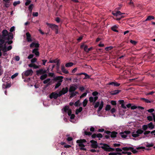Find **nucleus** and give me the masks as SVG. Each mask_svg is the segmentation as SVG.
Returning <instances> with one entry per match:
<instances>
[{"mask_svg":"<svg viewBox=\"0 0 155 155\" xmlns=\"http://www.w3.org/2000/svg\"><path fill=\"white\" fill-rule=\"evenodd\" d=\"M63 77L62 76H57L55 77L53 79L54 81H58L57 83L55 84L54 87L55 90L58 87L61 85V83L63 81Z\"/></svg>","mask_w":155,"mask_h":155,"instance_id":"nucleus-1","label":"nucleus"},{"mask_svg":"<svg viewBox=\"0 0 155 155\" xmlns=\"http://www.w3.org/2000/svg\"><path fill=\"white\" fill-rule=\"evenodd\" d=\"M125 14V13H121L120 11L113 12L112 14L117 17L116 20L117 21L120 20L121 18H124V16L122 15Z\"/></svg>","mask_w":155,"mask_h":155,"instance_id":"nucleus-2","label":"nucleus"},{"mask_svg":"<svg viewBox=\"0 0 155 155\" xmlns=\"http://www.w3.org/2000/svg\"><path fill=\"white\" fill-rule=\"evenodd\" d=\"M104 102L103 101H101L100 104L99 101H97L95 103V104L94 106V107L95 108H97L99 106V108L97 110V111L98 112H100L102 110L104 106Z\"/></svg>","mask_w":155,"mask_h":155,"instance_id":"nucleus-3","label":"nucleus"},{"mask_svg":"<svg viewBox=\"0 0 155 155\" xmlns=\"http://www.w3.org/2000/svg\"><path fill=\"white\" fill-rule=\"evenodd\" d=\"M46 25L51 28L52 29L55 30V33L56 34L58 33V25L48 23H46Z\"/></svg>","mask_w":155,"mask_h":155,"instance_id":"nucleus-4","label":"nucleus"},{"mask_svg":"<svg viewBox=\"0 0 155 155\" xmlns=\"http://www.w3.org/2000/svg\"><path fill=\"white\" fill-rule=\"evenodd\" d=\"M90 142L91 143V148L96 149L98 147V143L96 141L92 140H90Z\"/></svg>","mask_w":155,"mask_h":155,"instance_id":"nucleus-5","label":"nucleus"},{"mask_svg":"<svg viewBox=\"0 0 155 155\" xmlns=\"http://www.w3.org/2000/svg\"><path fill=\"white\" fill-rule=\"evenodd\" d=\"M78 88L77 85L76 84H74L72 86H70L68 91L69 92H71L74 91Z\"/></svg>","mask_w":155,"mask_h":155,"instance_id":"nucleus-6","label":"nucleus"},{"mask_svg":"<svg viewBox=\"0 0 155 155\" xmlns=\"http://www.w3.org/2000/svg\"><path fill=\"white\" fill-rule=\"evenodd\" d=\"M60 95V94L59 93V92L58 93H55L53 92L50 95V98L51 99L54 98L55 99H56L58 97L61 96Z\"/></svg>","mask_w":155,"mask_h":155,"instance_id":"nucleus-7","label":"nucleus"},{"mask_svg":"<svg viewBox=\"0 0 155 155\" xmlns=\"http://www.w3.org/2000/svg\"><path fill=\"white\" fill-rule=\"evenodd\" d=\"M68 91V87H63L61 90L59 91V93L60 94V95L61 96L64 95L66 93H67Z\"/></svg>","mask_w":155,"mask_h":155,"instance_id":"nucleus-8","label":"nucleus"},{"mask_svg":"<svg viewBox=\"0 0 155 155\" xmlns=\"http://www.w3.org/2000/svg\"><path fill=\"white\" fill-rule=\"evenodd\" d=\"M36 74L37 75H39L43 74L46 73H47V70H44L42 69H39V70H37L36 71Z\"/></svg>","mask_w":155,"mask_h":155,"instance_id":"nucleus-9","label":"nucleus"},{"mask_svg":"<svg viewBox=\"0 0 155 155\" xmlns=\"http://www.w3.org/2000/svg\"><path fill=\"white\" fill-rule=\"evenodd\" d=\"M33 73L32 70L31 69L26 70L24 72V75L26 76H28L32 75Z\"/></svg>","mask_w":155,"mask_h":155,"instance_id":"nucleus-10","label":"nucleus"},{"mask_svg":"<svg viewBox=\"0 0 155 155\" xmlns=\"http://www.w3.org/2000/svg\"><path fill=\"white\" fill-rule=\"evenodd\" d=\"M8 32L7 30L4 29L2 31V36L3 37V38L5 39L6 37L8 34Z\"/></svg>","mask_w":155,"mask_h":155,"instance_id":"nucleus-11","label":"nucleus"},{"mask_svg":"<svg viewBox=\"0 0 155 155\" xmlns=\"http://www.w3.org/2000/svg\"><path fill=\"white\" fill-rule=\"evenodd\" d=\"M26 35L27 37V40L28 42H31L32 41V40L31 38V36L29 32H27L26 33Z\"/></svg>","mask_w":155,"mask_h":155,"instance_id":"nucleus-12","label":"nucleus"},{"mask_svg":"<svg viewBox=\"0 0 155 155\" xmlns=\"http://www.w3.org/2000/svg\"><path fill=\"white\" fill-rule=\"evenodd\" d=\"M39 46V44L38 43H35L33 42L30 45V47L31 48H32L35 47L36 48H38Z\"/></svg>","mask_w":155,"mask_h":155,"instance_id":"nucleus-13","label":"nucleus"},{"mask_svg":"<svg viewBox=\"0 0 155 155\" xmlns=\"http://www.w3.org/2000/svg\"><path fill=\"white\" fill-rule=\"evenodd\" d=\"M120 91L121 90H115L110 92V94L112 95H115L119 94Z\"/></svg>","mask_w":155,"mask_h":155,"instance_id":"nucleus-14","label":"nucleus"},{"mask_svg":"<svg viewBox=\"0 0 155 155\" xmlns=\"http://www.w3.org/2000/svg\"><path fill=\"white\" fill-rule=\"evenodd\" d=\"M38 48H34L32 51V53L34 54L37 57H38L39 55V52L38 51Z\"/></svg>","mask_w":155,"mask_h":155,"instance_id":"nucleus-15","label":"nucleus"},{"mask_svg":"<svg viewBox=\"0 0 155 155\" xmlns=\"http://www.w3.org/2000/svg\"><path fill=\"white\" fill-rule=\"evenodd\" d=\"M108 85H114L115 87H118L120 85V84L116 82H112L109 83L108 84Z\"/></svg>","mask_w":155,"mask_h":155,"instance_id":"nucleus-16","label":"nucleus"},{"mask_svg":"<svg viewBox=\"0 0 155 155\" xmlns=\"http://www.w3.org/2000/svg\"><path fill=\"white\" fill-rule=\"evenodd\" d=\"M100 145H102L103 146L101 147V148L103 149L105 151L107 147H108V145L106 143H100Z\"/></svg>","mask_w":155,"mask_h":155,"instance_id":"nucleus-17","label":"nucleus"},{"mask_svg":"<svg viewBox=\"0 0 155 155\" xmlns=\"http://www.w3.org/2000/svg\"><path fill=\"white\" fill-rule=\"evenodd\" d=\"M7 36L8 37H6V38L5 39L8 40H12L13 38V34L11 32L9 33Z\"/></svg>","mask_w":155,"mask_h":155,"instance_id":"nucleus-18","label":"nucleus"},{"mask_svg":"<svg viewBox=\"0 0 155 155\" xmlns=\"http://www.w3.org/2000/svg\"><path fill=\"white\" fill-rule=\"evenodd\" d=\"M115 150V149L114 148L110 147V146L108 145V147H107L105 151L106 152H111Z\"/></svg>","mask_w":155,"mask_h":155,"instance_id":"nucleus-19","label":"nucleus"},{"mask_svg":"<svg viewBox=\"0 0 155 155\" xmlns=\"http://www.w3.org/2000/svg\"><path fill=\"white\" fill-rule=\"evenodd\" d=\"M117 133L116 131H113L111 132L110 137L112 138H114L116 137Z\"/></svg>","mask_w":155,"mask_h":155,"instance_id":"nucleus-20","label":"nucleus"},{"mask_svg":"<svg viewBox=\"0 0 155 155\" xmlns=\"http://www.w3.org/2000/svg\"><path fill=\"white\" fill-rule=\"evenodd\" d=\"M78 75H81L82 74L84 75L85 76L84 78V79H89L90 78V76L87 74V73H79L77 74Z\"/></svg>","mask_w":155,"mask_h":155,"instance_id":"nucleus-21","label":"nucleus"},{"mask_svg":"<svg viewBox=\"0 0 155 155\" xmlns=\"http://www.w3.org/2000/svg\"><path fill=\"white\" fill-rule=\"evenodd\" d=\"M118 28V26L115 25L114 26H113L111 28V29L113 31H114L118 32V31L117 30V29Z\"/></svg>","mask_w":155,"mask_h":155,"instance_id":"nucleus-22","label":"nucleus"},{"mask_svg":"<svg viewBox=\"0 0 155 155\" xmlns=\"http://www.w3.org/2000/svg\"><path fill=\"white\" fill-rule=\"evenodd\" d=\"M61 70L65 74H68L69 73V72L66 70L64 67L63 65L61 66Z\"/></svg>","mask_w":155,"mask_h":155,"instance_id":"nucleus-23","label":"nucleus"},{"mask_svg":"<svg viewBox=\"0 0 155 155\" xmlns=\"http://www.w3.org/2000/svg\"><path fill=\"white\" fill-rule=\"evenodd\" d=\"M86 142V140L85 139H80L78 140H77L76 143H85Z\"/></svg>","mask_w":155,"mask_h":155,"instance_id":"nucleus-24","label":"nucleus"},{"mask_svg":"<svg viewBox=\"0 0 155 155\" xmlns=\"http://www.w3.org/2000/svg\"><path fill=\"white\" fill-rule=\"evenodd\" d=\"M154 18H155L153 16L149 15L147 17V19L145 20V21H150L152 19H154Z\"/></svg>","mask_w":155,"mask_h":155,"instance_id":"nucleus-25","label":"nucleus"},{"mask_svg":"<svg viewBox=\"0 0 155 155\" xmlns=\"http://www.w3.org/2000/svg\"><path fill=\"white\" fill-rule=\"evenodd\" d=\"M148 127H149L150 129H152L154 128V126L153 125L152 122H150L149 124H148L147 125Z\"/></svg>","mask_w":155,"mask_h":155,"instance_id":"nucleus-26","label":"nucleus"},{"mask_svg":"<svg viewBox=\"0 0 155 155\" xmlns=\"http://www.w3.org/2000/svg\"><path fill=\"white\" fill-rule=\"evenodd\" d=\"M48 76V75L47 74H44L42 75L40 77V79L41 80H44L45 78H46Z\"/></svg>","mask_w":155,"mask_h":155,"instance_id":"nucleus-27","label":"nucleus"},{"mask_svg":"<svg viewBox=\"0 0 155 155\" xmlns=\"http://www.w3.org/2000/svg\"><path fill=\"white\" fill-rule=\"evenodd\" d=\"M82 110V108L81 107H80L78 109L76 110L75 112V114L77 115L79 113L81 112Z\"/></svg>","mask_w":155,"mask_h":155,"instance_id":"nucleus-28","label":"nucleus"},{"mask_svg":"<svg viewBox=\"0 0 155 155\" xmlns=\"http://www.w3.org/2000/svg\"><path fill=\"white\" fill-rule=\"evenodd\" d=\"M74 64V63L72 62H69L66 63L65 64V67H69L72 66Z\"/></svg>","mask_w":155,"mask_h":155,"instance_id":"nucleus-29","label":"nucleus"},{"mask_svg":"<svg viewBox=\"0 0 155 155\" xmlns=\"http://www.w3.org/2000/svg\"><path fill=\"white\" fill-rule=\"evenodd\" d=\"M143 132V131L141 129H139L137 130L136 133H137L138 135L142 134Z\"/></svg>","mask_w":155,"mask_h":155,"instance_id":"nucleus-30","label":"nucleus"},{"mask_svg":"<svg viewBox=\"0 0 155 155\" xmlns=\"http://www.w3.org/2000/svg\"><path fill=\"white\" fill-rule=\"evenodd\" d=\"M141 100H142V101H144L145 102H146V103H151V101H149V100H148V99H146L145 98H141Z\"/></svg>","mask_w":155,"mask_h":155,"instance_id":"nucleus-31","label":"nucleus"},{"mask_svg":"<svg viewBox=\"0 0 155 155\" xmlns=\"http://www.w3.org/2000/svg\"><path fill=\"white\" fill-rule=\"evenodd\" d=\"M146 143L147 144H145V145L147 147H152L154 146V144H153V143L149 144L148 142H147Z\"/></svg>","mask_w":155,"mask_h":155,"instance_id":"nucleus-32","label":"nucleus"},{"mask_svg":"<svg viewBox=\"0 0 155 155\" xmlns=\"http://www.w3.org/2000/svg\"><path fill=\"white\" fill-rule=\"evenodd\" d=\"M131 149H132V147H124L122 148V150H124L128 151L129 150H130Z\"/></svg>","mask_w":155,"mask_h":155,"instance_id":"nucleus-33","label":"nucleus"},{"mask_svg":"<svg viewBox=\"0 0 155 155\" xmlns=\"http://www.w3.org/2000/svg\"><path fill=\"white\" fill-rule=\"evenodd\" d=\"M89 101L91 103H92L93 104L95 103L94 98L93 97L91 96L89 97Z\"/></svg>","mask_w":155,"mask_h":155,"instance_id":"nucleus-34","label":"nucleus"},{"mask_svg":"<svg viewBox=\"0 0 155 155\" xmlns=\"http://www.w3.org/2000/svg\"><path fill=\"white\" fill-rule=\"evenodd\" d=\"M84 134L85 135L90 136L92 134V133L90 132H87L86 130H85L84 131Z\"/></svg>","mask_w":155,"mask_h":155,"instance_id":"nucleus-35","label":"nucleus"},{"mask_svg":"<svg viewBox=\"0 0 155 155\" xmlns=\"http://www.w3.org/2000/svg\"><path fill=\"white\" fill-rule=\"evenodd\" d=\"M33 8V4H31L28 7V10L30 12H31L32 9Z\"/></svg>","mask_w":155,"mask_h":155,"instance_id":"nucleus-36","label":"nucleus"},{"mask_svg":"<svg viewBox=\"0 0 155 155\" xmlns=\"http://www.w3.org/2000/svg\"><path fill=\"white\" fill-rule=\"evenodd\" d=\"M87 102L88 101L87 99L84 100L83 102V105L84 107H85L87 105Z\"/></svg>","mask_w":155,"mask_h":155,"instance_id":"nucleus-37","label":"nucleus"},{"mask_svg":"<svg viewBox=\"0 0 155 155\" xmlns=\"http://www.w3.org/2000/svg\"><path fill=\"white\" fill-rule=\"evenodd\" d=\"M4 38L0 39V45H1V48L2 47V45L5 43V40Z\"/></svg>","mask_w":155,"mask_h":155,"instance_id":"nucleus-38","label":"nucleus"},{"mask_svg":"<svg viewBox=\"0 0 155 155\" xmlns=\"http://www.w3.org/2000/svg\"><path fill=\"white\" fill-rule=\"evenodd\" d=\"M113 48V47L112 46H110L107 47L105 48V49L106 51H110Z\"/></svg>","mask_w":155,"mask_h":155,"instance_id":"nucleus-39","label":"nucleus"},{"mask_svg":"<svg viewBox=\"0 0 155 155\" xmlns=\"http://www.w3.org/2000/svg\"><path fill=\"white\" fill-rule=\"evenodd\" d=\"M124 134V133L123 132H121L120 133V134L122 138H126L127 136L126 135Z\"/></svg>","mask_w":155,"mask_h":155,"instance_id":"nucleus-40","label":"nucleus"},{"mask_svg":"<svg viewBox=\"0 0 155 155\" xmlns=\"http://www.w3.org/2000/svg\"><path fill=\"white\" fill-rule=\"evenodd\" d=\"M111 108V106L110 105L107 104L105 107V110L106 111H108L110 110Z\"/></svg>","mask_w":155,"mask_h":155,"instance_id":"nucleus-41","label":"nucleus"},{"mask_svg":"<svg viewBox=\"0 0 155 155\" xmlns=\"http://www.w3.org/2000/svg\"><path fill=\"white\" fill-rule=\"evenodd\" d=\"M50 80L51 79L50 78H48L47 79L44 80L43 81V83L44 84H47L48 82H49V81H50Z\"/></svg>","mask_w":155,"mask_h":155,"instance_id":"nucleus-42","label":"nucleus"},{"mask_svg":"<svg viewBox=\"0 0 155 155\" xmlns=\"http://www.w3.org/2000/svg\"><path fill=\"white\" fill-rule=\"evenodd\" d=\"M71 94H70V98H72L74 96H75L76 95L74 93V91L73 92H70Z\"/></svg>","mask_w":155,"mask_h":155,"instance_id":"nucleus-43","label":"nucleus"},{"mask_svg":"<svg viewBox=\"0 0 155 155\" xmlns=\"http://www.w3.org/2000/svg\"><path fill=\"white\" fill-rule=\"evenodd\" d=\"M20 2L19 1H18L17 2H14L13 3V5L14 6H16L17 5L20 4Z\"/></svg>","mask_w":155,"mask_h":155,"instance_id":"nucleus-44","label":"nucleus"},{"mask_svg":"<svg viewBox=\"0 0 155 155\" xmlns=\"http://www.w3.org/2000/svg\"><path fill=\"white\" fill-rule=\"evenodd\" d=\"M142 129L144 130H146L148 128V126L147 125H144L142 126Z\"/></svg>","mask_w":155,"mask_h":155,"instance_id":"nucleus-45","label":"nucleus"},{"mask_svg":"<svg viewBox=\"0 0 155 155\" xmlns=\"http://www.w3.org/2000/svg\"><path fill=\"white\" fill-rule=\"evenodd\" d=\"M147 120H149V121H152L153 120V118L152 116H147Z\"/></svg>","mask_w":155,"mask_h":155,"instance_id":"nucleus-46","label":"nucleus"},{"mask_svg":"<svg viewBox=\"0 0 155 155\" xmlns=\"http://www.w3.org/2000/svg\"><path fill=\"white\" fill-rule=\"evenodd\" d=\"M18 75V73H16L13 75L11 76V78L13 79L16 77Z\"/></svg>","mask_w":155,"mask_h":155,"instance_id":"nucleus-47","label":"nucleus"},{"mask_svg":"<svg viewBox=\"0 0 155 155\" xmlns=\"http://www.w3.org/2000/svg\"><path fill=\"white\" fill-rule=\"evenodd\" d=\"M98 94V93L96 91H94L92 93V95L94 96H97V95Z\"/></svg>","mask_w":155,"mask_h":155,"instance_id":"nucleus-48","label":"nucleus"},{"mask_svg":"<svg viewBox=\"0 0 155 155\" xmlns=\"http://www.w3.org/2000/svg\"><path fill=\"white\" fill-rule=\"evenodd\" d=\"M11 86V84L9 83H6L5 87V88H7L10 87Z\"/></svg>","mask_w":155,"mask_h":155,"instance_id":"nucleus-49","label":"nucleus"},{"mask_svg":"<svg viewBox=\"0 0 155 155\" xmlns=\"http://www.w3.org/2000/svg\"><path fill=\"white\" fill-rule=\"evenodd\" d=\"M103 137L102 135L100 133L97 134V137L101 138Z\"/></svg>","mask_w":155,"mask_h":155,"instance_id":"nucleus-50","label":"nucleus"},{"mask_svg":"<svg viewBox=\"0 0 155 155\" xmlns=\"http://www.w3.org/2000/svg\"><path fill=\"white\" fill-rule=\"evenodd\" d=\"M37 59L36 58H34L31 60V63H33L36 62Z\"/></svg>","mask_w":155,"mask_h":155,"instance_id":"nucleus-51","label":"nucleus"},{"mask_svg":"<svg viewBox=\"0 0 155 155\" xmlns=\"http://www.w3.org/2000/svg\"><path fill=\"white\" fill-rule=\"evenodd\" d=\"M69 107L68 106H65L64 108V111L65 112H66L67 111H68L69 110Z\"/></svg>","mask_w":155,"mask_h":155,"instance_id":"nucleus-52","label":"nucleus"},{"mask_svg":"<svg viewBox=\"0 0 155 155\" xmlns=\"http://www.w3.org/2000/svg\"><path fill=\"white\" fill-rule=\"evenodd\" d=\"M130 150L134 154L136 153L137 152V151L136 150L134 149L133 147H132V149H130Z\"/></svg>","mask_w":155,"mask_h":155,"instance_id":"nucleus-53","label":"nucleus"},{"mask_svg":"<svg viewBox=\"0 0 155 155\" xmlns=\"http://www.w3.org/2000/svg\"><path fill=\"white\" fill-rule=\"evenodd\" d=\"M26 2L25 3V5L26 6L28 5L31 2L30 0H26Z\"/></svg>","mask_w":155,"mask_h":155,"instance_id":"nucleus-54","label":"nucleus"},{"mask_svg":"<svg viewBox=\"0 0 155 155\" xmlns=\"http://www.w3.org/2000/svg\"><path fill=\"white\" fill-rule=\"evenodd\" d=\"M38 12H33L32 13V15L35 17H37L38 16Z\"/></svg>","mask_w":155,"mask_h":155,"instance_id":"nucleus-55","label":"nucleus"},{"mask_svg":"<svg viewBox=\"0 0 155 155\" xmlns=\"http://www.w3.org/2000/svg\"><path fill=\"white\" fill-rule=\"evenodd\" d=\"M79 103L80 101L79 100H78V101L75 102V103L74 104V105L76 107L78 106Z\"/></svg>","mask_w":155,"mask_h":155,"instance_id":"nucleus-56","label":"nucleus"},{"mask_svg":"<svg viewBox=\"0 0 155 155\" xmlns=\"http://www.w3.org/2000/svg\"><path fill=\"white\" fill-rule=\"evenodd\" d=\"M111 103L113 105H116L117 104L116 101H111Z\"/></svg>","mask_w":155,"mask_h":155,"instance_id":"nucleus-57","label":"nucleus"},{"mask_svg":"<svg viewBox=\"0 0 155 155\" xmlns=\"http://www.w3.org/2000/svg\"><path fill=\"white\" fill-rule=\"evenodd\" d=\"M154 111V110L153 109L151 108L149 109H148L147 110V111L149 113H152Z\"/></svg>","mask_w":155,"mask_h":155,"instance_id":"nucleus-58","label":"nucleus"},{"mask_svg":"<svg viewBox=\"0 0 155 155\" xmlns=\"http://www.w3.org/2000/svg\"><path fill=\"white\" fill-rule=\"evenodd\" d=\"M130 42L134 45H135L137 43V42L136 41H135L132 40H131L130 41Z\"/></svg>","mask_w":155,"mask_h":155,"instance_id":"nucleus-59","label":"nucleus"},{"mask_svg":"<svg viewBox=\"0 0 155 155\" xmlns=\"http://www.w3.org/2000/svg\"><path fill=\"white\" fill-rule=\"evenodd\" d=\"M132 135L133 137H138L139 136V135H138V134H137V133L135 134H133Z\"/></svg>","mask_w":155,"mask_h":155,"instance_id":"nucleus-60","label":"nucleus"},{"mask_svg":"<svg viewBox=\"0 0 155 155\" xmlns=\"http://www.w3.org/2000/svg\"><path fill=\"white\" fill-rule=\"evenodd\" d=\"M15 29V27L14 26L12 27L10 29V31L11 32H12Z\"/></svg>","mask_w":155,"mask_h":155,"instance_id":"nucleus-61","label":"nucleus"},{"mask_svg":"<svg viewBox=\"0 0 155 155\" xmlns=\"http://www.w3.org/2000/svg\"><path fill=\"white\" fill-rule=\"evenodd\" d=\"M120 144H117V143H114L113 144V146L114 147H119L120 146Z\"/></svg>","mask_w":155,"mask_h":155,"instance_id":"nucleus-62","label":"nucleus"},{"mask_svg":"<svg viewBox=\"0 0 155 155\" xmlns=\"http://www.w3.org/2000/svg\"><path fill=\"white\" fill-rule=\"evenodd\" d=\"M91 137L92 138L94 139L96 137H97V134H94L92 135H91Z\"/></svg>","mask_w":155,"mask_h":155,"instance_id":"nucleus-63","label":"nucleus"},{"mask_svg":"<svg viewBox=\"0 0 155 155\" xmlns=\"http://www.w3.org/2000/svg\"><path fill=\"white\" fill-rule=\"evenodd\" d=\"M55 21L58 23H59L60 21V19L59 17H57L55 18Z\"/></svg>","mask_w":155,"mask_h":155,"instance_id":"nucleus-64","label":"nucleus"}]
</instances>
